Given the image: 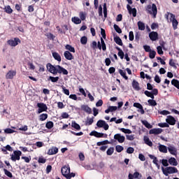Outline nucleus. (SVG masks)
<instances>
[{
    "mask_svg": "<svg viewBox=\"0 0 179 179\" xmlns=\"http://www.w3.org/2000/svg\"><path fill=\"white\" fill-rule=\"evenodd\" d=\"M162 173L166 177L169 176V174H175V173H178V169L173 166H167L164 169V167H162Z\"/></svg>",
    "mask_w": 179,
    "mask_h": 179,
    "instance_id": "obj_1",
    "label": "nucleus"
},
{
    "mask_svg": "<svg viewBox=\"0 0 179 179\" xmlns=\"http://www.w3.org/2000/svg\"><path fill=\"white\" fill-rule=\"evenodd\" d=\"M146 10L148 13L152 15L153 17H156V15H157V6H156V4L152 3V6L148 5L147 6Z\"/></svg>",
    "mask_w": 179,
    "mask_h": 179,
    "instance_id": "obj_2",
    "label": "nucleus"
},
{
    "mask_svg": "<svg viewBox=\"0 0 179 179\" xmlns=\"http://www.w3.org/2000/svg\"><path fill=\"white\" fill-rule=\"evenodd\" d=\"M96 127H98V128H103L105 131H108V129L110 128L108 124H107L106 121L101 120H98Z\"/></svg>",
    "mask_w": 179,
    "mask_h": 179,
    "instance_id": "obj_3",
    "label": "nucleus"
},
{
    "mask_svg": "<svg viewBox=\"0 0 179 179\" xmlns=\"http://www.w3.org/2000/svg\"><path fill=\"white\" fill-rule=\"evenodd\" d=\"M62 174L67 179H71V176H69L68 174L71 173V168L68 166H63L61 169Z\"/></svg>",
    "mask_w": 179,
    "mask_h": 179,
    "instance_id": "obj_4",
    "label": "nucleus"
},
{
    "mask_svg": "<svg viewBox=\"0 0 179 179\" xmlns=\"http://www.w3.org/2000/svg\"><path fill=\"white\" fill-rule=\"evenodd\" d=\"M38 109V114H41V113H44V111H47L48 110V107L44 103H37Z\"/></svg>",
    "mask_w": 179,
    "mask_h": 179,
    "instance_id": "obj_5",
    "label": "nucleus"
},
{
    "mask_svg": "<svg viewBox=\"0 0 179 179\" xmlns=\"http://www.w3.org/2000/svg\"><path fill=\"white\" fill-rule=\"evenodd\" d=\"M20 43H22V41H20L19 38H14V40L10 39L7 41L8 45H10L11 47H16V45L20 44Z\"/></svg>",
    "mask_w": 179,
    "mask_h": 179,
    "instance_id": "obj_6",
    "label": "nucleus"
},
{
    "mask_svg": "<svg viewBox=\"0 0 179 179\" xmlns=\"http://www.w3.org/2000/svg\"><path fill=\"white\" fill-rule=\"evenodd\" d=\"M14 155H11V160L16 162V160H20V156H22V152L20 150H15L13 152Z\"/></svg>",
    "mask_w": 179,
    "mask_h": 179,
    "instance_id": "obj_7",
    "label": "nucleus"
},
{
    "mask_svg": "<svg viewBox=\"0 0 179 179\" xmlns=\"http://www.w3.org/2000/svg\"><path fill=\"white\" fill-rule=\"evenodd\" d=\"M168 15H171L170 20L172 22V26L174 30L177 29V26H178V21L176 19V15L173 13H168Z\"/></svg>",
    "mask_w": 179,
    "mask_h": 179,
    "instance_id": "obj_8",
    "label": "nucleus"
},
{
    "mask_svg": "<svg viewBox=\"0 0 179 179\" xmlns=\"http://www.w3.org/2000/svg\"><path fill=\"white\" fill-rule=\"evenodd\" d=\"M46 68L50 73H52L53 75H56L57 66L52 65L51 63H48L46 64Z\"/></svg>",
    "mask_w": 179,
    "mask_h": 179,
    "instance_id": "obj_9",
    "label": "nucleus"
},
{
    "mask_svg": "<svg viewBox=\"0 0 179 179\" xmlns=\"http://www.w3.org/2000/svg\"><path fill=\"white\" fill-rule=\"evenodd\" d=\"M57 73H63V75H68V70L59 65H57L56 75Z\"/></svg>",
    "mask_w": 179,
    "mask_h": 179,
    "instance_id": "obj_10",
    "label": "nucleus"
},
{
    "mask_svg": "<svg viewBox=\"0 0 179 179\" xmlns=\"http://www.w3.org/2000/svg\"><path fill=\"white\" fill-rule=\"evenodd\" d=\"M114 139L117 141L119 143H124V142H125V136H121L120 134H115Z\"/></svg>",
    "mask_w": 179,
    "mask_h": 179,
    "instance_id": "obj_11",
    "label": "nucleus"
},
{
    "mask_svg": "<svg viewBox=\"0 0 179 179\" xmlns=\"http://www.w3.org/2000/svg\"><path fill=\"white\" fill-rule=\"evenodd\" d=\"M16 76V70H10L6 74V79H13Z\"/></svg>",
    "mask_w": 179,
    "mask_h": 179,
    "instance_id": "obj_12",
    "label": "nucleus"
},
{
    "mask_svg": "<svg viewBox=\"0 0 179 179\" xmlns=\"http://www.w3.org/2000/svg\"><path fill=\"white\" fill-rule=\"evenodd\" d=\"M149 37L152 41H156L159 39V34L157 31H152L149 34Z\"/></svg>",
    "mask_w": 179,
    "mask_h": 179,
    "instance_id": "obj_13",
    "label": "nucleus"
},
{
    "mask_svg": "<svg viewBox=\"0 0 179 179\" xmlns=\"http://www.w3.org/2000/svg\"><path fill=\"white\" fill-rule=\"evenodd\" d=\"M163 132V129L158 128V129H152L149 131L150 135H159Z\"/></svg>",
    "mask_w": 179,
    "mask_h": 179,
    "instance_id": "obj_14",
    "label": "nucleus"
},
{
    "mask_svg": "<svg viewBox=\"0 0 179 179\" xmlns=\"http://www.w3.org/2000/svg\"><path fill=\"white\" fill-rule=\"evenodd\" d=\"M166 122L169 125H176V118H174V117H173L171 115L167 116Z\"/></svg>",
    "mask_w": 179,
    "mask_h": 179,
    "instance_id": "obj_15",
    "label": "nucleus"
},
{
    "mask_svg": "<svg viewBox=\"0 0 179 179\" xmlns=\"http://www.w3.org/2000/svg\"><path fill=\"white\" fill-rule=\"evenodd\" d=\"M57 153H58V148H57V147H52L48 151V155H49V156H52L53 155H57Z\"/></svg>",
    "mask_w": 179,
    "mask_h": 179,
    "instance_id": "obj_16",
    "label": "nucleus"
},
{
    "mask_svg": "<svg viewBox=\"0 0 179 179\" xmlns=\"http://www.w3.org/2000/svg\"><path fill=\"white\" fill-rule=\"evenodd\" d=\"M81 110L87 113V114H92V109L87 105H82Z\"/></svg>",
    "mask_w": 179,
    "mask_h": 179,
    "instance_id": "obj_17",
    "label": "nucleus"
},
{
    "mask_svg": "<svg viewBox=\"0 0 179 179\" xmlns=\"http://www.w3.org/2000/svg\"><path fill=\"white\" fill-rule=\"evenodd\" d=\"M64 58H66V59H68L69 61H72V59H73V56L72 55V53H71V52L68 50L64 52Z\"/></svg>",
    "mask_w": 179,
    "mask_h": 179,
    "instance_id": "obj_18",
    "label": "nucleus"
},
{
    "mask_svg": "<svg viewBox=\"0 0 179 179\" xmlns=\"http://www.w3.org/2000/svg\"><path fill=\"white\" fill-rule=\"evenodd\" d=\"M52 55L53 58L55 59V61H57V62H61L62 61V59L61 58V55H59L57 52H52Z\"/></svg>",
    "mask_w": 179,
    "mask_h": 179,
    "instance_id": "obj_19",
    "label": "nucleus"
},
{
    "mask_svg": "<svg viewBox=\"0 0 179 179\" xmlns=\"http://www.w3.org/2000/svg\"><path fill=\"white\" fill-rule=\"evenodd\" d=\"M90 136H95V138H103V133H100L96 131H92L90 133Z\"/></svg>",
    "mask_w": 179,
    "mask_h": 179,
    "instance_id": "obj_20",
    "label": "nucleus"
},
{
    "mask_svg": "<svg viewBox=\"0 0 179 179\" xmlns=\"http://www.w3.org/2000/svg\"><path fill=\"white\" fill-rule=\"evenodd\" d=\"M143 141H144L145 145H148V146H150V148H152L153 146V143H152V141H150V138H149V137L145 136L143 138Z\"/></svg>",
    "mask_w": 179,
    "mask_h": 179,
    "instance_id": "obj_21",
    "label": "nucleus"
},
{
    "mask_svg": "<svg viewBox=\"0 0 179 179\" xmlns=\"http://www.w3.org/2000/svg\"><path fill=\"white\" fill-rule=\"evenodd\" d=\"M132 87L133 89H134V90H141V87H139V83H138V81L135 80H134L132 82Z\"/></svg>",
    "mask_w": 179,
    "mask_h": 179,
    "instance_id": "obj_22",
    "label": "nucleus"
},
{
    "mask_svg": "<svg viewBox=\"0 0 179 179\" xmlns=\"http://www.w3.org/2000/svg\"><path fill=\"white\" fill-rule=\"evenodd\" d=\"M140 177H142V175L139 173V172H135L134 174L129 173V179H134V178H139Z\"/></svg>",
    "mask_w": 179,
    "mask_h": 179,
    "instance_id": "obj_23",
    "label": "nucleus"
},
{
    "mask_svg": "<svg viewBox=\"0 0 179 179\" xmlns=\"http://www.w3.org/2000/svg\"><path fill=\"white\" fill-rule=\"evenodd\" d=\"M168 150L171 153V155H173V156H176V155H177V148L173 146H169L168 148Z\"/></svg>",
    "mask_w": 179,
    "mask_h": 179,
    "instance_id": "obj_24",
    "label": "nucleus"
},
{
    "mask_svg": "<svg viewBox=\"0 0 179 179\" xmlns=\"http://www.w3.org/2000/svg\"><path fill=\"white\" fill-rule=\"evenodd\" d=\"M71 127L72 128H74V129H76V131H80V125L78 124L76 121H72L71 122Z\"/></svg>",
    "mask_w": 179,
    "mask_h": 179,
    "instance_id": "obj_25",
    "label": "nucleus"
},
{
    "mask_svg": "<svg viewBox=\"0 0 179 179\" xmlns=\"http://www.w3.org/2000/svg\"><path fill=\"white\" fill-rule=\"evenodd\" d=\"M169 163L171 164V166H178V162H177V159L174 157H171L169 159Z\"/></svg>",
    "mask_w": 179,
    "mask_h": 179,
    "instance_id": "obj_26",
    "label": "nucleus"
},
{
    "mask_svg": "<svg viewBox=\"0 0 179 179\" xmlns=\"http://www.w3.org/2000/svg\"><path fill=\"white\" fill-rule=\"evenodd\" d=\"M113 40L115 43H116V44H117L118 45H121V46L123 45L122 40H121V38H120V36L114 37Z\"/></svg>",
    "mask_w": 179,
    "mask_h": 179,
    "instance_id": "obj_27",
    "label": "nucleus"
},
{
    "mask_svg": "<svg viewBox=\"0 0 179 179\" xmlns=\"http://www.w3.org/2000/svg\"><path fill=\"white\" fill-rule=\"evenodd\" d=\"M118 72L121 76L125 79V80H128V76H127V72L124 71L122 69H120Z\"/></svg>",
    "mask_w": 179,
    "mask_h": 179,
    "instance_id": "obj_28",
    "label": "nucleus"
},
{
    "mask_svg": "<svg viewBox=\"0 0 179 179\" xmlns=\"http://www.w3.org/2000/svg\"><path fill=\"white\" fill-rule=\"evenodd\" d=\"M71 20L75 24H80L82 23V20L78 17H73Z\"/></svg>",
    "mask_w": 179,
    "mask_h": 179,
    "instance_id": "obj_29",
    "label": "nucleus"
},
{
    "mask_svg": "<svg viewBox=\"0 0 179 179\" xmlns=\"http://www.w3.org/2000/svg\"><path fill=\"white\" fill-rule=\"evenodd\" d=\"M148 103L149 106H151V107H155L157 106V102H156V100H155V99H148Z\"/></svg>",
    "mask_w": 179,
    "mask_h": 179,
    "instance_id": "obj_30",
    "label": "nucleus"
},
{
    "mask_svg": "<svg viewBox=\"0 0 179 179\" xmlns=\"http://www.w3.org/2000/svg\"><path fill=\"white\" fill-rule=\"evenodd\" d=\"M159 150L162 153H167V147L166 145H159Z\"/></svg>",
    "mask_w": 179,
    "mask_h": 179,
    "instance_id": "obj_31",
    "label": "nucleus"
},
{
    "mask_svg": "<svg viewBox=\"0 0 179 179\" xmlns=\"http://www.w3.org/2000/svg\"><path fill=\"white\" fill-rule=\"evenodd\" d=\"M93 122H94V117H92L91 118H87L85 122V125H86V127H87L89 125H92V124H93Z\"/></svg>",
    "mask_w": 179,
    "mask_h": 179,
    "instance_id": "obj_32",
    "label": "nucleus"
},
{
    "mask_svg": "<svg viewBox=\"0 0 179 179\" xmlns=\"http://www.w3.org/2000/svg\"><path fill=\"white\" fill-rule=\"evenodd\" d=\"M137 24H138V30H141V31L145 30V23H143L141 21H138Z\"/></svg>",
    "mask_w": 179,
    "mask_h": 179,
    "instance_id": "obj_33",
    "label": "nucleus"
},
{
    "mask_svg": "<svg viewBox=\"0 0 179 179\" xmlns=\"http://www.w3.org/2000/svg\"><path fill=\"white\" fill-rule=\"evenodd\" d=\"M86 12H83V11H80L79 13V17H80V20H86Z\"/></svg>",
    "mask_w": 179,
    "mask_h": 179,
    "instance_id": "obj_34",
    "label": "nucleus"
},
{
    "mask_svg": "<svg viewBox=\"0 0 179 179\" xmlns=\"http://www.w3.org/2000/svg\"><path fill=\"white\" fill-rule=\"evenodd\" d=\"M48 118V114L47 113H42L39 116L40 121H45Z\"/></svg>",
    "mask_w": 179,
    "mask_h": 179,
    "instance_id": "obj_35",
    "label": "nucleus"
},
{
    "mask_svg": "<svg viewBox=\"0 0 179 179\" xmlns=\"http://www.w3.org/2000/svg\"><path fill=\"white\" fill-rule=\"evenodd\" d=\"M171 85L176 87V89H179V81L177 79H173L171 80Z\"/></svg>",
    "mask_w": 179,
    "mask_h": 179,
    "instance_id": "obj_36",
    "label": "nucleus"
},
{
    "mask_svg": "<svg viewBox=\"0 0 179 179\" xmlns=\"http://www.w3.org/2000/svg\"><path fill=\"white\" fill-rule=\"evenodd\" d=\"M45 128L47 129H52V128H54V122L52 121H49L45 124Z\"/></svg>",
    "mask_w": 179,
    "mask_h": 179,
    "instance_id": "obj_37",
    "label": "nucleus"
},
{
    "mask_svg": "<svg viewBox=\"0 0 179 179\" xmlns=\"http://www.w3.org/2000/svg\"><path fill=\"white\" fill-rule=\"evenodd\" d=\"M48 80H51L52 82V83H57V82H58V80H59V77L50 76L48 78Z\"/></svg>",
    "mask_w": 179,
    "mask_h": 179,
    "instance_id": "obj_38",
    "label": "nucleus"
},
{
    "mask_svg": "<svg viewBox=\"0 0 179 179\" xmlns=\"http://www.w3.org/2000/svg\"><path fill=\"white\" fill-rule=\"evenodd\" d=\"M80 43L81 44H83V45H86V44H87V36L81 37Z\"/></svg>",
    "mask_w": 179,
    "mask_h": 179,
    "instance_id": "obj_39",
    "label": "nucleus"
},
{
    "mask_svg": "<svg viewBox=\"0 0 179 179\" xmlns=\"http://www.w3.org/2000/svg\"><path fill=\"white\" fill-rule=\"evenodd\" d=\"M101 48L103 51H106L107 50V46L106 45V42H104V39L103 38H101Z\"/></svg>",
    "mask_w": 179,
    "mask_h": 179,
    "instance_id": "obj_40",
    "label": "nucleus"
},
{
    "mask_svg": "<svg viewBox=\"0 0 179 179\" xmlns=\"http://www.w3.org/2000/svg\"><path fill=\"white\" fill-rule=\"evenodd\" d=\"M3 172L7 177H9V178H12L13 177V175L10 173V171H8L6 169H3Z\"/></svg>",
    "mask_w": 179,
    "mask_h": 179,
    "instance_id": "obj_41",
    "label": "nucleus"
},
{
    "mask_svg": "<svg viewBox=\"0 0 179 179\" xmlns=\"http://www.w3.org/2000/svg\"><path fill=\"white\" fill-rule=\"evenodd\" d=\"M113 153H114V147H110L107 150L106 155H108V156H111Z\"/></svg>",
    "mask_w": 179,
    "mask_h": 179,
    "instance_id": "obj_42",
    "label": "nucleus"
},
{
    "mask_svg": "<svg viewBox=\"0 0 179 179\" xmlns=\"http://www.w3.org/2000/svg\"><path fill=\"white\" fill-rule=\"evenodd\" d=\"M119 129L124 134H132V131H131V129H129L120 128Z\"/></svg>",
    "mask_w": 179,
    "mask_h": 179,
    "instance_id": "obj_43",
    "label": "nucleus"
},
{
    "mask_svg": "<svg viewBox=\"0 0 179 179\" xmlns=\"http://www.w3.org/2000/svg\"><path fill=\"white\" fill-rule=\"evenodd\" d=\"M113 27H114L115 31H116L117 33H118L119 34H121V33H122V30H121V28H120V27H119L118 25H117V24H115L113 25Z\"/></svg>",
    "mask_w": 179,
    "mask_h": 179,
    "instance_id": "obj_44",
    "label": "nucleus"
},
{
    "mask_svg": "<svg viewBox=\"0 0 179 179\" xmlns=\"http://www.w3.org/2000/svg\"><path fill=\"white\" fill-rule=\"evenodd\" d=\"M144 94H145V96H147V97H150V99H155V96H153V94L148 90H145L144 92Z\"/></svg>",
    "mask_w": 179,
    "mask_h": 179,
    "instance_id": "obj_45",
    "label": "nucleus"
},
{
    "mask_svg": "<svg viewBox=\"0 0 179 179\" xmlns=\"http://www.w3.org/2000/svg\"><path fill=\"white\" fill-rule=\"evenodd\" d=\"M61 87L62 89L63 93H64V94L66 96H69V90L66 89L64 85H61Z\"/></svg>",
    "mask_w": 179,
    "mask_h": 179,
    "instance_id": "obj_46",
    "label": "nucleus"
},
{
    "mask_svg": "<svg viewBox=\"0 0 179 179\" xmlns=\"http://www.w3.org/2000/svg\"><path fill=\"white\" fill-rule=\"evenodd\" d=\"M66 50H68L70 52H75V48L72 47L71 45H66Z\"/></svg>",
    "mask_w": 179,
    "mask_h": 179,
    "instance_id": "obj_47",
    "label": "nucleus"
},
{
    "mask_svg": "<svg viewBox=\"0 0 179 179\" xmlns=\"http://www.w3.org/2000/svg\"><path fill=\"white\" fill-rule=\"evenodd\" d=\"M47 162V159L44 157H40L38 159V163L44 164Z\"/></svg>",
    "mask_w": 179,
    "mask_h": 179,
    "instance_id": "obj_48",
    "label": "nucleus"
},
{
    "mask_svg": "<svg viewBox=\"0 0 179 179\" xmlns=\"http://www.w3.org/2000/svg\"><path fill=\"white\" fill-rule=\"evenodd\" d=\"M129 15H132L133 17H136V8H134L129 12Z\"/></svg>",
    "mask_w": 179,
    "mask_h": 179,
    "instance_id": "obj_49",
    "label": "nucleus"
},
{
    "mask_svg": "<svg viewBox=\"0 0 179 179\" xmlns=\"http://www.w3.org/2000/svg\"><path fill=\"white\" fill-rule=\"evenodd\" d=\"M5 12L6 13H8L9 15H10V13H12V12H13V10H12V8H10V6H7L6 7Z\"/></svg>",
    "mask_w": 179,
    "mask_h": 179,
    "instance_id": "obj_50",
    "label": "nucleus"
},
{
    "mask_svg": "<svg viewBox=\"0 0 179 179\" xmlns=\"http://www.w3.org/2000/svg\"><path fill=\"white\" fill-rule=\"evenodd\" d=\"M149 57H150V59H153L155 58V57H156V51L151 50L150 52Z\"/></svg>",
    "mask_w": 179,
    "mask_h": 179,
    "instance_id": "obj_51",
    "label": "nucleus"
},
{
    "mask_svg": "<svg viewBox=\"0 0 179 179\" xmlns=\"http://www.w3.org/2000/svg\"><path fill=\"white\" fill-rule=\"evenodd\" d=\"M115 149L117 153H121V152L124 150V147H122V145H116Z\"/></svg>",
    "mask_w": 179,
    "mask_h": 179,
    "instance_id": "obj_52",
    "label": "nucleus"
},
{
    "mask_svg": "<svg viewBox=\"0 0 179 179\" xmlns=\"http://www.w3.org/2000/svg\"><path fill=\"white\" fill-rule=\"evenodd\" d=\"M134 38H135V36L134 35V31H131L129 33V40L130 41H134Z\"/></svg>",
    "mask_w": 179,
    "mask_h": 179,
    "instance_id": "obj_53",
    "label": "nucleus"
},
{
    "mask_svg": "<svg viewBox=\"0 0 179 179\" xmlns=\"http://www.w3.org/2000/svg\"><path fill=\"white\" fill-rule=\"evenodd\" d=\"M157 50L159 55H163V54H164V52H163V48H162V46L157 47Z\"/></svg>",
    "mask_w": 179,
    "mask_h": 179,
    "instance_id": "obj_54",
    "label": "nucleus"
},
{
    "mask_svg": "<svg viewBox=\"0 0 179 179\" xmlns=\"http://www.w3.org/2000/svg\"><path fill=\"white\" fill-rule=\"evenodd\" d=\"M169 65L170 66H173V68H174L175 69H177V66L176 65V63L174 62L173 59H171L169 60Z\"/></svg>",
    "mask_w": 179,
    "mask_h": 179,
    "instance_id": "obj_55",
    "label": "nucleus"
},
{
    "mask_svg": "<svg viewBox=\"0 0 179 179\" xmlns=\"http://www.w3.org/2000/svg\"><path fill=\"white\" fill-rule=\"evenodd\" d=\"M21 159L24 160L25 163H30V160H31V157H22Z\"/></svg>",
    "mask_w": 179,
    "mask_h": 179,
    "instance_id": "obj_56",
    "label": "nucleus"
},
{
    "mask_svg": "<svg viewBox=\"0 0 179 179\" xmlns=\"http://www.w3.org/2000/svg\"><path fill=\"white\" fill-rule=\"evenodd\" d=\"M159 127H160L161 128H169V127H170V125H169V123H159Z\"/></svg>",
    "mask_w": 179,
    "mask_h": 179,
    "instance_id": "obj_57",
    "label": "nucleus"
},
{
    "mask_svg": "<svg viewBox=\"0 0 179 179\" xmlns=\"http://www.w3.org/2000/svg\"><path fill=\"white\" fill-rule=\"evenodd\" d=\"M5 134H13L15 133V130L10 129V128H7L4 129Z\"/></svg>",
    "mask_w": 179,
    "mask_h": 179,
    "instance_id": "obj_58",
    "label": "nucleus"
},
{
    "mask_svg": "<svg viewBox=\"0 0 179 179\" xmlns=\"http://www.w3.org/2000/svg\"><path fill=\"white\" fill-rule=\"evenodd\" d=\"M103 15L104 17H107V3H103Z\"/></svg>",
    "mask_w": 179,
    "mask_h": 179,
    "instance_id": "obj_59",
    "label": "nucleus"
},
{
    "mask_svg": "<svg viewBox=\"0 0 179 179\" xmlns=\"http://www.w3.org/2000/svg\"><path fill=\"white\" fill-rule=\"evenodd\" d=\"M159 114H161L162 115H169V114H170V111L169 110H162V111H159L158 112Z\"/></svg>",
    "mask_w": 179,
    "mask_h": 179,
    "instance_id": "obj_60",
    "label": "nucleus"
},
{
    "mask_svg": "<svg viewBox=\"0 0 179 179\" xmlns=\"http://www.w3.org/2000/svg\"><path fill=\"white\" fill-rule=\"evenodd\" d=\"M126 138L127 141H134L135 139V135L131 134V135H126Z\"/></svg>",
    "mask_w": 179,
    "mask_h": 179,
    "instance_id": "obj_61",
    "label": "nucleus"
},
{
    "mask_svg": "<svg viewBox=\"0 0 179 179\" xmlns=\"http://www.w3.org/2000/svg\"><path fill=\"white\" fill-rule=\"evenodd\" d=\"M143 48H144L145 52H150V51H152V49L150 48V46H149L148 45H143Z\"/></svg>",
    "mask_w": 179,
    "mask_h": 179,
    "instance_id": "obj_62",
    "label": "nucleus"
},
{
    "mask_svg": "<svg viewBox=\"0 0 179 179\" xmlns=\"http://www.w3.org/2000/svg\"><path fill=\"white\" fill-rule=\"evenodd\" d=\"M134 151H135V150L134 149V148L129 147L127 150V153H129V155H131V154L134 153Z\"/></svg>",
    "mask_w": 179,
    "mask_h": 179,
    "instance_id": "obj_63",
    "label": "nucleus"
},
{
    "mask_svg": "<svg viewBox=\"0 0 179 179\" xmlns=\"http://www.w3.org/2000/svg\"><path fill=\"white\" fill-rule=\"evenodd\" d=\"M46 36L48 38H49V40H54V38H55V36L51 33L47 34Z\"/></svg>",
    "mask_w": 179,
    "mask_h": 179,
    "instance_id": "obj_64",
    "label": "nucleus"
}]
</instances>
